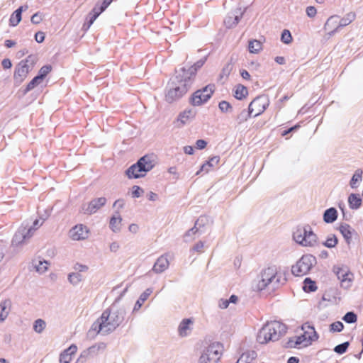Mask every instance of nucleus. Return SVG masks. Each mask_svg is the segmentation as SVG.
Returning a JSON list of instances; mask_svg holds the SVG:
<instances>
[{
	"label": "nucleus",
	"mask_w": 363,
	"mask_h": 363,
	"mask_svg": "<svg viewBox=\"0 0 363 363\" xmlns=\"http://www.w3.org/2000/svg\"><path fill=\"white\" fill-rule=\"evenodd\" d=\"M126 313L127 307L118 306L115 302L103 311L101 315L92 324L91 329L97 334H110L123 323Z\"/></svg>",
	"instance_id": "obj_1"
},
{
	"label": "nucleus",
	"mask_w": 363,
	"mask_h": 363,
	"mask_svg": "<svg viewBox=\"0 0 363 363\" xmlns=\"http://www.w3.org/2000/svg\"><path fill=\"white\" fill-rule=\"evenodd\" d=\"M286 281V277L275 266L262 269L253 282L252 287L255 291L264 289L274 290L284 285Z\"/></svg>",
	"instance_id": "obj_2"
},
{
	"label": "nucleus",
	"mask_w": 363,
	"mask_h": 363,
	"mask_svg": "<svg viewBox=\"0 0 363 363\" xmlns=\"http://www.w3.org/2000/svg\"><path fill=\"white\" fill-rule=\"evenodd\" d=\"M191 73L176 71L174 77L171 78L167 88L166 101L172 103L182 98L192 85L190 75Z\"/></svg>",
	"instance_id": "obj_3"
},
{
	"label": "nucleus",
	"mask_w": 363,
	"mask_h": 363,
	"mask_svg": "<svg viewBox=\"0 0 363 363\" xmlns=\"http://www.w3.org/2000/svg\"><path fill=\"white\" fill-rule=\"evenodd\" d=\"M286 332V327L279 321L267 322L259 330L257 340L260 344H266L269 341H277Z\"/></svg>",
	"instance_id": "obj_4"
},
{
	"label": "nucleus",
	"mask_w": 363,
	"mask_h": 363,
	"mask_svg": "<svg viewBox=\"0 0 363 363\" xmlns=\"http://www.w3.org/2000/svg\"><path fill=\"white\" fill-rule=\"evenodd\" d=\"M155 165V157L153 155H146L140 157L135 164L131 165L125 171V174L129 179L143 177Z\"/></svg>",
	"instance_id": "obj_5"
},
{
	"label": "nucleus",
	"mask_w": 363,
	"mask_h": 363,
	"mask_svg": "<svg viewBox=\"0 0 363 363\" xmlns=\"http://www.w3.org/2000/svg\"><path fill=\"white\" fill-rule=\"evenodd\" d=\"M293 238L296 243L303 247H313L318 242L317 235L308 225L298 226L293 233Z\"/></svg>",
	"instance_id": "obj_6"
},
{
	"label": "nucleus",
	"mask_w": 363,
	"mask_h": 363,
	"mask_svg": "<svg viewBox=\"0 0 363 363\" xmlns=\"http://www.w3.org/2000/svg\"><path fill=\"white\" fill-rule=\"evenodd\" d=\"M36 61L35 56L29 55L16 65L13 74V79L16 83L21 84L26 78L29 72L33 69Z\"/></svg>",
	"instance_id": "obj_7"
},
{
	"label": "nucleus",
	"mask_w": 363,
	"mask_h": 363,
	"mask_svg": "<svg viewBox=\"0 0 363 363\" xmlns=\"http://www.w3.org/2000/svg\"><path fill=\"white\" fill-rule=\"evenodd\" d=\"M315 263L316 259L314 256L311 255H303L296 263L292 266L291 272L296 277L306 275Z\"/></svg>",
	"instance_id": "obj_8"
},
{
	"label": "nucleus",
	"mask_w": 363,
	"mask_h": 363,
	"mask_svg": "<svg viewBox=\"0 0 363 363\" xmlns=\"http://www.w3.org/2000/svg\"><path fill=\"white\" fill-rule=\"evenodd\" d=\"M223 352V346L214 342L207 347L202 352L199 363H218Z\"/></svg>",
	"instance_id": "obj_9"
},
{
	"label": "nucleus",
	"mask_w": 363,
	"mask_h": 363,
	"mask_svg": "<svg viewBox=\"0 0 363 363\" xmlns=\"http://www.w3.org/2000/svg\"><path fill=\"white\" fill-rule=\"evenodd\" d=\"M214 90L215 85L208 84L203 89L196 91L191 98V104L200 106L206 103L211 97Z\"/></svg>",
	"instance_id": "obj_10"
},
{
	"label": "nucleus",
	"mask_w": 363,
	"mask_h": 363,
	"mask_svg": "<svg viewBox=\"0 0 363 363\" xmlns=\"http://www.w3.org/2000/svg\"><path fill=\"white\" fill-rule=\"evenodd\" d=\"M335 272L343 289H347L351 287L354 275L347 267L337 268Z\"/></svg>",
	"instance_id": "obj_11"
},
{
	"label": "nucleus",
	"mask_w": 363,
	"mask_h": 363,
	"mask_svg": "<svg viewBox=\"0 0 363 363\" xmlns=\"http://www.w3.org/2000/svg\"><path fill=\"white\" fill-rule=\"evenodd\" d=\"M106 203L105 197H100L91 200L88 203H84L81 207V211L87 215H91L96 213Z\"/></svg>",
	"instance_id": "obj_12"
},
{
	"label": "nucleus",
	"mask_w": 363,
	"mask_h": 363,
	"mask_svg": "<svg viewBox=\"0 0 363 363\" xmlns=\"http://www.w3.org/2000/svg\"><path fill=\"white\" fill-rule=\"evenodd\" d=\"M269 106V101L265 96L255 98L249 105L250 113L256 117L263 113Z\"/></svg>",
	"instance_id": "obj_13"
},
{
	"label": "nucleus",
	"mask_w": 363,
	"mask_h": 363,
	"mask_svg": "<svg viewBox=\"0 0 363 363\" xmlns=\"http://www.w3.org/2000/svg\"><path fill=\"white\" fill-rule=\"evenodd\" d=\"M89 233V230L86 225L77 224L69 230V236L72 240H84L88 238Z\"/></svg>",
	"instance_id": "obj_14"
},
{
	"label": "nucleus",
	"mask_w": 363,
	"mask_h": 363,
	"mask_svg": "<svg viewBox=\"0 0 363 363\" xmlns=\"http://www.w3.org/2000/svg\"><path fill=\"white\" fill-rule=\"evenodd\" d=\"M32 230L33 228H29L28 229L23 227L20 228L13 238L12 245L15 247H20L26 243L32 236Z\"/></svg>",
	"instance_id": "obj_15"
},
{
	"label": "nucleus",
	"mask_w": 363,
	"mask_h": 363,
	"mask_svg": "<svg viewBox=\"0 0 363 363\" xmlns=\"http://www.w3.org/2000/svg\"><path fill=\"white\" fill-rule=\"evenodd\" d=\"M312 338L306 335H301L299 336H295L291 338L289 342V347L294 348L306 347L311 345L314 342Z\"/></svg>",
	"instance_id": "obj_16"
},
{
	"label": "nucleus",
	"mask_w": 363,
	"mask_h": 363,
	"mask_svg": "<svg viewBox=\"0 0 363 363\" xmlns=\"http://www.w3.org/2000/svg\"><path fill=\"white\" fill-rule=\"evenodd\" d=\"M245 10L237 9L234 11L230 13L224 20V23L228 28H231L238 25L240 19L242 18Z\"/></svg>",
	"instance_id": "obj_17"
},
{
	"label": "nucleus",
	"mask_w": 363,
	"mask_h": 363,
	"mask_svg": "<svg viewBox=\"0 0 363 363\" xmlns=\"http://www.w3.org/2000/svg\"><path fill=\"white\" fill-rule=\"evenodd\" d=\"M169 262L167 255H161L154 264L152 271L156 274H161L168 269Z\"/></svg>",
	"instance_id": "obj_18"
},
{
	"label": "nucleus",
	"mask_w": 363,
	"mask_h": 363,
	"mask_svg": "<svg viewBox=\"0 0 363 363\" xmlns=\"http://www.w3.org/2000/svg\"><path fill=\"white\" fill-rule=\"evenodd\" d=\"M340 28L341 27L339 26L338 16H330L327 20L326 23L324 25L325 30H328V35L329 37L333 35L335 33H337Z\"/></svg>",
	"instance_id": "obj_19"
},
{
	"label": "nucleus",
	"mask_w": 363,
	"mask_h": 363,
	"mask_svg": "<svg viewBox=\"0 0 363 363\" xmlns=\"http://www.w3.org/2000/svg\"><path fill=\"white\" fill-rule=\"evenodd\" d=\"M194 321L191 318L183 319L178 327V334L180 337H186L190 335L192 330Z\"/></svg>",
	"instance_id": "obj_20"
},
{
	"label": "nucleus",
	"mask_w": 363,
	"mask_h": 363,
	"mask_svg": "<svg viewBox=\"0 0 363 363\" xmlns=\"http://www.w3.org/2000/svg\"><path fill=\"white\" fill-rule=\"evenodd\" d=\"M204 220H205V218H203V217L199 218L196 221L194 227L191 228L186 233V234L184 235V237L185 242H190L195 238L196 235L197 233H199V235L201 234V233L199 232V228L201 225H203V222Z\"/></svg>",
	"instance_id": "obj_21"
},
{
	"label": "nucleus",
	"mask_w": 363,
	"mask_h": 363,
	"mask_svg": "<svg viewBox=\"0 0 363 363\" xmlns=\"http://www.w3.org/2000/svg\"><path fill=\"white\" fill-rule=\"evenodd\" d=\"M11 308V301L4 299L0 301V323H4L7 318Z\"/></svg>",
	"instance_id": "obj_22"
},
{
	"label": "nucleus",
	"mask_w": 363,
	"mask_h": 363,
	"mask_svg": "<svg viewBox=\"0 0 363 363\" xmlns=\"http://www.w3.org/2000/svg\"><path fill=\"white\" fill-rule=\"evenodd\" d=\"M206 60V57H204V58L201 59L200 60L197 61L196 63H194V65L193 66L190 67L189 69H186L184 67H183L177 71L178 72L184 71V72H185V75H187V73L192 72V74H191L190 77H191V80H192V82H193L197 69L201 68L203 65Z\"/></svg>",
	"instance_id": "obj_23"
},
{
	"label": "nucleus",
	"mask_w": 363,
	"mask_h": 363,
	"mask_svg": "<svg viewBox=\"0 0 363 363\" xmlns=\"http://www.w3.org/2000/svg\"><path fill=\"white\" fill-rule=\"evenodd\" d=\"M339 230L347 243L350 244L352 240V234L354 232L352 228L348 224L343 223L340 225Z\"/></svg>",
	"instance_id": "obj_24"
},
{
	"label": "nucleus",
	"mask_w": 363,
	"mask_h": 363,
	"mask_svg": "<svg viewBox=\"0 0 363 363\" xmlns=\"http://www.w3.org/2000/svg\"><path fill=\"white\" fill-rule=\"evenodd\" d=\"M152 293V288H147L144 292H143L138 300L135 303V306L133 309V312L135 313L138 311L141 306H143V303L148 298V297L150 296V294Z\"/></svg>",
	"instance_id": "obj_25"
},
{
	"label": "nucleus",
	"mask_w": 363,
	"mask_h": 363,
	"mask_svg": "<svg viewBox=\"0 0 363 363\" xmlns=\"http://www.w3.org/2000/svg\"><path fill=\"white\" fill-rule=\"evenodd\" d=\"M33 265L36 272L40 274H43L48 269L50 263L43 259L38 258L33 261Z\"/></svg>",
	"instance_id": "obj_26"
},
{
	"label": "nucleus",
	"mask_w": 363,
	"mask_h": 363,
	"mask_svg": "<svg viewBox=\"0 0 363 363\" xmlns=\"http://www.w3.org/2000/svg\"><path fill=\"white\" fill-rule=\"evenodd\" d=\"M256 357V352L253 350L247 351L241 354L236 363H252Z\"/></svg>",
	"instance_id": "obj_27"
},
{
	"label": "nucleus",
	"mask_w": 363,
	"mask_h": 363,
	"mask_svg": "<svg viewBox=\"0 0 363 363\" xmlns=\"http://www.w3.org/2000/svg\"><path fill=\"white\" fill-rule=\"evenodd\" d=\"M28 6H20L18 9H16L10 17V25L11 26H17L19 22L21 21V13L23 9H27Z\"/></svg>",
	"instance_id": "obj_28"
},
{
	"label": "nucleus",
	"mask_w": 363,
	"mask_h": 363,
	"mask_svg": "<svg viewBox=\"0 0 363 363\" xmlns=\"http://www.w3.org/2000/svg\"><path fill=\"white\" fill-rule=\"evenodd\" d=\"M195 116V113L191 110H186L181 113L177 118V121L181 123L182 125H185Z\"/></svg>",
	"instance_id": "obj_29"
},
{
	"label": "nucleus",
	"mask_w": 363,
	"mask_h": 363,
	"mask_svg": "<svg viewBox=\"0 0 363 363\" xmlns=\"http://www.w3.org/2000/svg\"><path fill=\"white\" fill-rule=\"evenodd\" d=\"M337 217V212L335 208L327 209L323 214V220L327 223H333Z\"/></svg>",
	"instance_id": "obj_30"
},
{
	"label": "nucleus",
	"mask_w": 363,
	"mask_h": 363,
	"mask_svg": "<svg viewBox=\"0 0 363 363\" xmlns=\"http://www.w3.org/2000/svg\"><path fill=\"white\" fill-rule=\"evenodd\" d=\"M121 221H122V218L120 216L119 213H117L116 216H113L111 218V220H110L111 229L115 233L119 232L121 228Z\"/></svg>",
	"instance_id": "obj_31"
},
{
	"label": "nucleus",
	"mask_w": 363,
	"mask_h": 363,
	"mask_svg": "<svg viewBox=\"0 0 363 363\" xmlns=\"http://www.w3.org/2000/svg\"><path fill=\"white\" fill-rule=\"evenodd\" d=\"M362 170L360 169H357L350 182V185L352 189L357 188L362 179Z\"/></svg>",
	"instance_id": "obj_32"
},
{
	"label": "nucleus",
	"mask_w": 363,
	"mask_h": 363,
	"mask_svg": "<svg viewBox=\"0 0 363 363\" xmlns=\"http://www.w3.org/2000/svg\"><path fill=\"white\" fill-rule=\"evenodd\" d=\"M350 207L352 209H357L362 203V199L359 196L352 194L348 198Z\"/></svg>",
	"instance_id": "obj_33"
},
{
	"label": "nucleus",
	"mask_w": 363,
	"mask_h": 363,
	"mask_svg": "<svg viewBox=\"0 0 363 363\" xmlns=\"http://www.w3.org/2000/svg\"><path fill=\"white\" fill-rule=\"evenodd\" d=\"M99 349V347H96V346L94 345L89 347L86 350L83 351L77 359V363H84L89 357L90 353L94 352Z\"/></svg>",
	"instance_id": "obj_34"
},
{
	"label": "nucleus",
	"mask_w": 363,
	"mask_h": 363,
	"mask_svg": "<svg viewBox=\"0 0 363 363\" xmlns=\"http://www.w3.org/2000/svg\"><path fill=\"white\" fill-rule=\"evenodd\" d=\"M356 18V14L354 12H350L347 13L343 18L339 20V26L341 28L345 27L350 23H351L353 21H354Z\"/></svg>",
	"instance_id": "obj_35"
},
{
	"label": "nucleus",
	"mask_w": 363,
	"mask_h": 363,
	"mask_svg": "<svg viewBox=\"0 0 363 363\" xmlns=\"http://www.w3.org/2000/svg\"><path fill=\"white\" fill-rule=\"evenodd\" d=\"M67 279L72 285L77 286L83 280V277L80 273L75 272L69 273Z\"/></svg>",
	"instance_id": "obj_36"
},
{
	"label": "nucleus",
	"mask_w": 363,
	"mask_h": 363,
	"mask_svg": "<svg viewBox=\"0 0 363 363\" xmlns=\"http://www.w3.org/2000/svg\"><path fill=\"white\" fill-rule=\"evenodd\" d=\"M262 49V45L260 41L252 40L249 42L248 50L251 53H258Z\"/></svg>",
	"instance_id": "obj_37"
},
{
	"label": "nucleus",
	"mask_w": 363,
	"mask_h": 363,
	"mask_svg": "<svg viewBox=\"0 0 363 363\" xmlns=\"http://www.w3.org/2000/svg\"><path fill=\"white\" fill-rule=\"evenodd\" d=\"M247 89L245 86L239 84L235 86L234 96L237 99H242L247 95Z\"/></svg>",
	"instance_id": "obj_38"
},
{
	"label": "nucleus",
	"mask_w": 363,
	"mask_h": 363,
	"mask_svg": "<svg viewBox=\"0 0 363 363\" xmlns=\"http://www.w3.org/2000/svg\"><path fill=\"white\" fill-rule=\"evenodd\" d=\"M45 321L41 318H38L35 320L33 328L35 333L40 334L45 330Z\"/></svg>",
	"instance_id": "obj_39"
},
{
	"label": "nucleus",
	"mask_w": 363,
	"mask_h": 363,
	"mask_svg": "<svg viewBox=\"0 0 363 363\" xmlns=\"http://www.w3.org/2000/svg\"><path fill=\"white\" fill-rule=\"evenodd\" d=\"M301 329L303 332L310 330L312 335L309 337L312 338L313 340L315 341L318 339V335L315 330L314 327L313 325H311L308 323L303 324L301 326Z\"/></svg>",
	"instance_id": "obj_40"
},
{
	"label": "nucleus",
	"mask_w": 363,
	"mask_h": 363,
	"mask_svg": "<svg viewBox=\"0 0 363 363\" xmlns=\"http://www.w3.org/2000/svg\"><path fill=\"white\" fill-rule=\"evenodd\" d=\"M303 290L305 291L311 292L315 291L317 289L315 283L310 278H306L304 280Z\"/></svg>",
	"instance_id": "obj_41"
},
{
	"label": "nucleus",
	"mask_w": 363,
	"mask_h": 363,
	"mask_svg": "<svg viewBox=\"0 0 363 363\" xmlns=\"http://www.w3.org/2000/svg\"><path fill=\"white\" fill-rule=\"evenodd\" d=\"M337 243V238L335 235H329L325 242H323V245L328 247L332 248L334 247Z\"/></svg>",
	"instance_id": "obj_42"
},
{
	"label": "nucleus",
	"mask_w": 363,
	"mask_h": 363,
	"mask_svg": "<svg viewBox=\"0 0 363 363\" xmlns=\"http://www.w3.org/2000/svg\"><path fill=\"white\" fill-rule=\"evenodd\" d=\"M43 80L37 75L27 85L26 92H28L41 83Z\"/></svg>",
	"instance_id": "obj_43"
},
{
	"label": "nucleus",
	"mask_w": 363,
	"mask_h": 363,
	"mask_svg": "<svg viewBox=\"0 0 363 363\" xmlns=\"http://www.w3.org/2000/svg\"><path fill=\"white\" fill-rule=\"evenodd\" d=\"M281 40L282 43L285 44H289L292 41V36L289 30H284L281 36Z\"/></svg>",
	"instance_id": "obj_44"
},
{
	"label": "nucleus",
	"mask_w": 363,
	"mask_h": 363,
	"mask_svg": "<svg viewBox=\"0 0 363 363\" xmlns=\"http://www.w3.org/2000/svg\"><path fill=\"white\" fill-rule=\"evenodd\" d=\"M349 345V342H345L342 344L335 346L334 348V351L339 354H342L347 351Z\"/></svg>",
	"instance_id": "obj_45"
},
{
	"label": "nucleus",
	"mask_w": 363,
	"mask_h": 363,
	"mask_svg": "<svg viewBox=\"0 0 363 363\" xmlns=\"http://www.w3.org/2000/svg\"><path fill=\"white\" fill-rule=\"evenodd\" d=\"M253 114L252 113H250V110L248 111L246 110H242L238 116V121L239 123H242L246 121L250 116Z\"/></svg>",
	"instance_id": "obj_46"
},
{
	"label": "nucleus",
	"mask_w": 363,
	"mask_h": 363,
	"mask_svg": "<svg viewBox=\"0 0 363 363\" xmlns=\"http://www.w3.org/2000/svg\"><path fill=\"white\" fill-rule=\"evenodd\" d=\"M343 320L347 323H354L357 321V315L353 312H347L343 317Z\"/></svg>",
	"instance_id": "obj_47"
},
{
	"label": "nucleus",
	"mask_w": 363,
	"mask_h": 363,
	"mask_svg": "<svg viewBox=\"0 0 363 363\" xmlns=\"http://www.w3.org/2000/svg\"><path fill=\"white\" fill-rule=\"evenodd\" d=\"M51 65H45L40 68L38 76L43 80L45 76L51 71Z\"/></svg>",
	"instance_id": "obj_48"
},
{
	"label": "nucleus",
	"mask_w": 363,
	"mask_h": 363,
	"mask_svg": "<svg viewBox=\"0 0 363 363\" xmlns=\"http://www.w3.org/2000/svg\"><path fill=\"white\" fill-rule=\"evenodd\" d=\"M107 7L104 6L103 4L99 6V4H96L92 11L90 12V14H93L98 17L103 11L106 10Z\"/></svg>",
	"instance_id": "obj_49"
},
{
	"label": "nucleus",
	"mask_w": 363,
	"mask_h": 363,
	"mask_svg": "<svg viewBox=\"0 0 363 363\" xmlns=\"http://www.w3.org/2000/svg\"><path fill=\"white\" fill-rule=\"evenodd\" d=\"M218 107L222 112H228L231 110V105L226 101H222L219 103Z\"/></svg>",
	"instance_id": "obj_50"
},
{
	"label": "nucleus",
	"mask_w": 363,
	"mask_h": 363,
	"mask_svg": "<svg viewBox=\"0 0 363 363\" xmlns=\"http://www.w3.org/2000/svg\"><path fill=\"white\" fill-rule=\"evenodd\" d=\"M344 325L342 322L337 321L330 325V330L333 332H340L342 330Z\"/></svg>",
	"instance_id": "obj_51"
},
{
	"label": "nucleus",
	"mask_w": 363,
	"mask_h": 363,
	"mask_svg": "<svg viewBox=\"0 0 363 363\" xmlns=\"http://www.w3.org/2000/svg\"><path fill=\"white\" fill-rule=\"evenodd\" d=\"M143 192V189L139 186H133L132 190V196L133 198H139Z\"/></svg>",
	"instance_id": "obj_52"
},
{
	"label": "nucleus",
	"mask_w": 363,
	"mask_h": 363,
	"mask_svg": "<svg viewBox=\"0 0 363 363\" xmlns=\"http://www.w3.org/2000/svg\"><path fill=\"white\" fill-rule=\"evenodd\" d=\"M74 269L76 271V272H78V273L86 272L88 271L89 267L87 265L77 263L74 266Z\"/></svg>",
	"instance_id": "obj_53"
},
{
	"label": "nucleus",
	"mask_w": 363,
	"mask_h": 363,
	"mask_svg": "<svg viewBox=\"0 0 363 363\" xmlns=\"http://www.w3.org/2000/svg\"><path fill=\"white\" fill-rule=\"evenodd\" d=\"M71 361L72 357H70L69 353H66L65 352L61 353L60 357V363H69Z\"/></svg>",
	"instance_id": "obj_54"
},
{
	"label": "nucleus",
	"mask_w": 363,
	"mask_h": 363,
	"mask_svg": "<svg viewBox=\"0 0 363 363\" xmlns=\"http://www.w3.org/2000/svg\"><path fill=\"white\" fill-rule=\"evenodd\" d=\"M30 21L33 24H39L43 21V16L40 13L37 12L32 16Z\"/></svg>",
	"instance_id": "obj_55"
},
{
	"label": "nucleus",
	"mask_w": 363,
	"mask_h": 363,
	"mask_svg": "<svg viewBox=\"0 0 363 363\" xmlns=\"http://www.w3.org/2000/svg\"><path fill=\"white\" fill-rule=\"evenodd\" d=\"M45 218L41 219H35L33 223V225L30 228H33V230L31 232L32 235H33L34 231L38 229L40 226H41L45 221Z\"/></svg>",
	"instance_id": "obj_56"
},
{
	"label": "nucleus",
	"mask_w": 363,
	"mask_h": 363,
	"mask_svg": "<svg viewBox=\"0 0 363 363\" xmlns=\"http://www.w3.org/2000/svg\"><path fill=\"white\" fill-rule=\"evenodd\" d=\"M233 68V65L231 63H228L222 70L223 76H228Z\"/></svg>",
	"instance_id": "obj_57"
},
{
	"label": "nucleus",
	"mask_w": 363,
	"mask_h": 363,
	"mask_svg": "<svg viewBox=\"0 0 363 363\" xmlns=\"http://www.w3.org/2000/svg\"><path fill=\"white\" fill-rule=\"evenodd\" d=\"M306 14L308 17L313 18L317 13V10L314 6H310L306 8Z\"/></svg>",
	"instance_id": "obj_58"
},
{
	"label": "nucleus",
	"mask_w": 363,
	"mask_h": 363,
	"mask_svg": "<svg viewBox=\"0 0 363 363\" xmlns=\"http://www.w3.org/2000/svg\"><path fill=\"white\" fill-rule=\"evenodd\" d=\"M229 302L228 299L220 298L218 300V306L221 309H225L229 306Z\"/></svg>",
	"instance_id": "obj_59"
},
{
	"label": "nucleus",
	"mask_w": 363,
	"mask_h": 363,
	"mask_svg": "<svg viewBox=\"0 0 363 363\" xmlns=\"http://www.w3.org/2000/svg\"><path fill=\"white\" fill-rule=\"evenodd\" d=\"M35 40L39 43H43L45 40V33L41 31L37 32L35 35Z\"/></svg>",
	"instance_id": "obj_60"
},
{
	"label": "nucleus",
	"mask_w": 363,
	"mask_h": 363,
	"mask_svg": "<svg viewBox=\"0 0 363 363\" xmlns=\"http://www.w3.org/2000/svg\"><path fill=\"white\" fill-rule=\"evenodd\" d=\"M77 350V346L75 345H72L64 352L66 353H69L70 357H72V354H75Z\"/></svg>",
	"instance_id": "obj_61"
},
{
	"label": "nucleus",
	"mask_w": 363,
	"mask_h": 363,
	"mask_svg": "<svg viewBox=\"0 0 363 363\" xmlns=\"http://www.w3.org/2000/svg\"><path fill=\"white\" fill-rule=\"evenodd\" d=\"M207 143L204 140H198L196 143V148L202 150L206 147Z\"/></svg>",
	"instance_id": "obj_62"
},
{
	"label": "nucleus",
	"mask_w": 363,
	"mask_h": 363,
	"mask_svg": "<svg viewBox=\"0 0 363 363\" xmlns=\"http://www.w3.org/2000/svg\"><path fill=\"white\" fill-rule=\"evenodd\" d=\"M120 248V245L117 242H113L109 245V249L111 252H117Z\"/></svg>",
	"instance_id": "obj_63"
},
{
	"label": "nucleus",
	"mask_w": 363,
	"mask_h": 363,
	"mask_svg": "<svg viewBox=\"0 0 363 363\" xmlns=\"http://www.w3.org/2000/svg\"><path fill=\"white\" fill-rule=\"evenodd\" d=\"M220 160V158L219 157H211L207 162L208 164H209V167H213L215 166L216 164H217L218 163Z\"/></svg>",
	"instance_id": "obj_64"
}]
</instances>
